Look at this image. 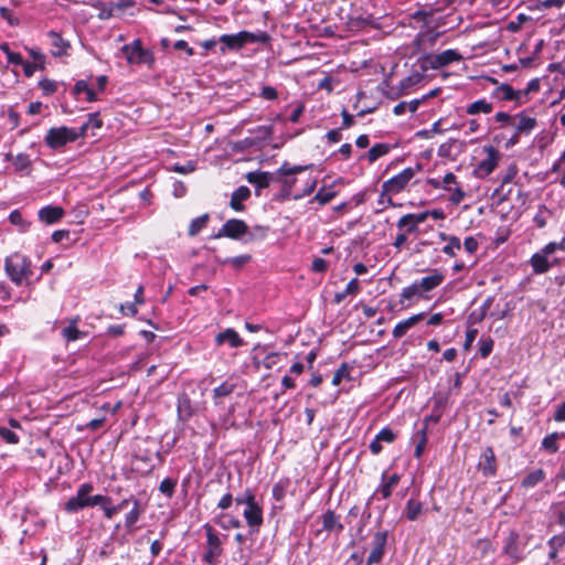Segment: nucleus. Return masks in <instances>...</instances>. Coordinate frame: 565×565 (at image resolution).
Here are the masks:
<instances>
[{
    "label": "nucleus",
    "instance_id": "nucleus-17",
    "mask_svg": "<svg viewBox=\"0 0 565 565\" xmlns=\"http://www.w3.org/2000/svg\"><path fill=\"white\" fill-rule=\"evenodd\" d=\"M428 427L429 426H426L425 422H423V420H422L420 425H418L417 423L415 424V428H414L411 440L415 446L414 457L416 459H420L425 451V448H426V445L428 441Z\"/></svg>",
    "mask_w": 565,
    "mask_h": 565
},
{
    "label": "nucleus",
    "instance_id": "nucleus-44",
    "mask_svg": "<svg viewBox=\"0 0 565 565\" xmlns=\"http://www.w3.org/2000/svg\"><path fill=\"white\" fill-rule=\"evenodd\" d=\"M193 415V407L189 396L183 395L178 399V416L181 420L186 422Z\"/></svg>",
    "mask_w": 565,
    "mask_h": 565
},
{
    "label": "nucleus",
    "instance_id": "nucleus-61",
    "mask_svg": "<svg viewBox=\"0 0 565 565\" xmlns=\"http://www.w3.org/2000/svg\"><path fill=\"white\" fill-rule=\"evenodd\" d=\"M350 371H351L350 365L345 362L342 363L333 375L332 384L334 386H338V385H340V383L342 382L343 379H350Z\"/></svg>",
    "mask_w": 565,
    "mask_h": 565
},
{
    "label": "nucleus",
    "instance_id": "nucleus-46",
    "mask_svg": "<svg viewBox=\"0 0 565 565\" xmlns=\"http://www.w3.org/2000/svg\"><path fill=\"white\" fill-rule=\"evenodd\" d=\"M9 222L17 226L19 232L26 233L30 231L32 223L28 220H25L22 215V213L19 210H13L9 214Z\"/></svg>",
    "mask_w": 565,
    "mask_h": 565
},
{
    "label": "nucleus",
    "instance_id": "nucleus-43",
    "mask_svg": "<svg viewBox=\"0 0 565 565\" xmlns=\"http://www.w3.org/2000/svg\"><path fill=\"white\" fill-rule=\"evenodd\" d=\"M492 110V103L487 102L484 98L478 99L469 104L466 108V113L468 115L490 114Z\"/></svg>",
    "mask_w": 565,
    "mask_h": 565
},
{
    "label": "nucleus",
    "instance_id": "nucleus-28",
    "mask_svg": "<svg viewBox=\"0 0 565 565\" xmlns=\"http://www.w3.org/2000/svg\"><path fill=\"white\" fill-rule=\"evenodd\" d=\"M81 318L76 316L68 321V324L61 330V335L66 342H74L87 337V333L77 328Z\"/></svg>",
    "mask_w": 565,
    "mask_h": 565
},
{
    "label": "nucleus",
    "instance_id": "nucleus-4",
    "mask_svg": "<svg viewBox=\"0 0 565 565\" xmlns=\"http://www.w3.org/2000/svg\"><path fill=\"white\" fill-rule=\"evenodd\" d=\"M4 271L9 279L17 286L29 281L33 275L31 259L20 253L7 256L4 259Z\"/></svg>",
    "mask_w": 565,
    "mask_h": 565
},
{
    "label": "nucleus",
    "instance_id": "nucleus-24",
    "mask_svg": "<svg viewBox=\"0 0 565 565\" xmlns=\"http://www.w3.org/2000/svg\"><path fill=\"white\" fill-rule=\"evenodd\" d=\"M246 179L249 183L255 185L257 190L266 189L271 183H275V171H250L246 174Z\"/></svg>",
    "mask_w": 565,
    "mask_h": 565
},
{
    "label": "nucleus",
    "instance_id": "nucleus-22",
    "mask_svg": "<svg viewBox=\"0 0 565 565\" xmlns=\"http://www.w3.org/2000/svg\"><path fill=\"white\" fill-rule=\"evenodd\" d=\"M487 158L478 163L477 170L482 177L491 174L498 166L500 153L492 147H486Z\"/></svg>",
    "mask_w": 565,
    "mask_h": 565
},
{
    "label": "nucleus",
    "instance_id": "nucleus-14",
    "mask_svg": "<svg viewBox=\"0 0 565 565\" xmlns=\"http://www.w3.org/2000/svg\"><path fill=\"white\" fill-rule=\"evenodd\" d=\"M401 475L397 472H394L392 475H388L387 470L383 471L381 475V482L379 487L375 489L374 493L367 499V505L377 498V495H381L382 499H388L394 489L397 487V484L401 481Z\"/></svg>",
    "mask_w": 565,
    "mask_h": 565
},
{
    "label": "nucleus",
    "instance_id": "nucleus-51",
    "mask_svg": "<svg viewBox=\"0 0 565 565\" xmlns=\"http://www.w3.org/2000/svg\"><path fill=\"white\" fill-rule=\"evenodd\" d=\"M415 297L424 298L423 292L416 281L402 289V292L399 294V305L404 306L406 300H413Z\"/></svg>",
    "mask_w": 565,
    "mask_h": 565
},
{
    "label": "nucleus",
    "instance_id": "nucleus-58",
    "mask_svg": "<svg viewBox=\"0 0 565 565\" xmlns=\"http://www.w3.org/2000/svg\"><path fill=\"white\" fill-rule=\"evenodd\" d=\"M103 499H105V501L97 503V505L103 510L104 516L110 520L117 514L116 508L113 504V499L110 497L103 495Z\"/></svg>",
    "mask_w": 565,
    "mask_h": 565
},
{
    "label": "nucleus",
    "instance_id": "nucleus-16",
    "mask_svg": "<svg viewBox=\"0 0 565 565\" xmlns=\"http://www.w3.org/2000/svg\"><path fill=\"white\" fill-rule=\"evenodd\" d=\"M537 125L535 117L530 116L526 110H522L514 115L512 126L514 127V131L521 136H530Z\"/></svg>",
    "mask_w": 565,
    "mask_h": 565
},
{
    "label": "nucleus",
    "instance_id": "nucleus-32",
    "mask_svg": "<svg viewBox=\"0 0 565 565\" xmlns=\"http://www.w3.org/2000/svg\"><path fill=\"white\" fill-rule=\"evenodd\" d=\"M250 198V190L246 185L238 186L231 195L230 206L236 212H243L245 205L243 204Z\"/></svg>",
    "mask_w": 565,
    "mask_h": 565
},
{
    "label": "nucleus",
    "instance_id": "nucleus-34",
    "mask_svg": "<svg viewBox=\"0 0 565 565\" xmlns=\"http://www.w3.org/2000/svg\"><path fill=\"white\" fill-rule=\"evenodd\" d=\"M131 3L130 2H117V3H110V4H105V3H99L98 8H99V13H98V18L100 20H108L115 15H118L120 13L124 12V10L129 7Z\"/></svg>",
    "mask_w": 565,
    "mask_h": 565
},
{
    "label": "nucleus",
    "instance_id": "nucleus-8",
    "mask_svg": "<svg viewBox=\"0 0 565 565\" xmlns=\"http://www.w3.org/2000/svg\"><path fill=\"white\" fill-rule=\"evenodd\" d=\"M121 51L130 65H147L148 68H152L156 63L153 52L145 49L140 39H135L131 43L125 44Z\"/></svg>",
    "mask_w": 565,
    "mask_h": 565
},
{
    "label": "nucleus",
    "instance_id": "nucleus-21",
    "mask_svg": "<svg viewBox=\"0 0 565 565\" xmlns=\"http://www.w3.org/2000/svg\"><path fill=\"white\" fill-rule=\"evenodd\" d=\"M64 215L65 210L60 205L49 204L38 211L39 220L46 225L58 223Z\"/></svg>",
    "mask_w": 565,
    "mask_h": 565
},
{
    "label": "nucleus",
    "instance_id": "nucleus-63",
    "mask_svg": "<svg viewBox=\"0 0 565 565\" xmlns=\"http://www.w3.org/2000/svg\"><path fill=\"white\" fill-rule=\"evenodd\" d=\"M195 169H196V162H194L192 160L188 161L186 164H181L179 162H175L169 168V170L177 172V173H181V174L191 173V172L195 171Z\"/></svg>",
    "mask_w": 565,
    "mask_h": 565
},
{
    "label": "nucleus",
    "instance_id": "nucleus-39",
    "mask_svg": "<svg viewBox=\"0 0 565 565\" xmlns=\"http://www.w3.org/2000/svg\"><path fill=\"white\" fill-rule=\"evenodd\" d=\"M338 195V192L333 189V184L329 186H322L318 190L316 195L310 199L309 203H318L319 206H323L332 201Z\"/></svg>",
    "mask_w": 565,
    "mask_h": 565
},
{
    "label": "nucleus",
    "instance_id": "nucleus-53",
    "mask_svg": "<svg viewBox=\"0 0 565 565\" xmlns=\"http://www.w3.org/2000/svg\"><path fill=\"white\" fill-rule=\"evenodd\" d=\"M252 259V255H238L234 257H227L223 260L217 259V262L222 265H231L234 269H241L245 264L249 263Z\"/></svg>",
    "mask_w": 565,
    "mask_h": 565
},
{
    "label": "nucleus",
    "instance_id": "nucleus-6",
    "mask_svg": "<svg viewBox=\"0 0 565 565\" xmlns=\"http://www.w3.org/2000/svg\"><path fill=\"white\" fill-rule=\"evenodd\" d=\"M420 170L422 164L417 163L416 168H405L398 174L383 182L382 198H387V204L394 205L392 196L402 193L406 189L411 180L415 177L416 171Z\"/></svg>",
    "mask_w": 565,
    "mask_h": 565
},
{
    "label": "nucleus",
    "instance_id": "nucleus-10",
    "mask_svg": "<svg viewBox=\"0 0 565 565\" xmlns=\"http://www.w3.org/2000/svg\"><path fill=\"white\" fill-rule=\"evenodd\" d=\"M243 518L248 526L249 534H258L264 524V510L257 501L256 494L243 511Z\"/></svg>",
    "mask_w": 565,
    "mask_h": 565
},
{
    "label": "nucleus",
    "instance_id": "nucleus-11",
    "mask_svg": "<svg viewBox=\"0 0 565 565\" xmlns=\"http://www.w3.org/2000/svg\"><path fill=\"white\" fill-rule=\"evenodd\" d=\"M388 541V531H376L372 535L371 552L366 558V565L379 564L383 561Z\"/></svg>",
    "mask_w": 565,
    "mask_h": 565
},
{
    "label": "nucleus",
    "instance_id": "nucleus-30",
    "mask_svg": "<svg viewBox=\"0 0 565 565\" xmlns=\"http://www.w3.org/2000/svg\"><path fill=\"white\" fill-rule=\"evenodd\" d=\"M394 146L386 142H377L373 145L370 150L360 157V160H367L369 163H374L380 158L390 153Z\"/></svg>",
    "mask_w": 565,
    "mask_h": 565
},
{
    "label": "nucleus",
    "instance_id": "nucleus-23",
    "mask_svg": "<svg viewBox=\"0 0 565 565\" xmlns=\"http://www.w3.org/2000/svg\"><path fill=\"white\" fill-rule=\"evenodd\" d=\"M438 11L433 4L423 6L411 14V19L419 23L420 29H429L435 13Z\"/></svg>",
    "mask_w": 565,
    "mask_h": 565
},
{
    "label": "nucleus",
    "instance_id": "nucleus-48",
    "mask_svg": "<svg viewBox=\"0 0 565 565\" xmlns=\"http://www.w3.org/2000/svg\"><path fill=\"white\" fill-rule=\"evenodd\" d=\"M396 226L407 235H417L419 233V224L411 220L406 214L398 218Z\"/></svg>",
    "mask_w": 565,
    "mask_h": 565
},
{
    "label": "nucleus",
    "instance_id": "nucleus-42",
    "mask_svg": "<svg viewBox=\"0 0 565 565\" xmlns=\"http://www.w3.org/2000/svg\"><path fill=\"white\" fill-rule=\"evenodd\" d=\"M545 477L546 473L542 468L533 470L521 480V487L525 489L534 488L539 483L543 482Z\"/></svg>",
    "mask_w": 565,
    "mask_h": 565
},
{
    "label": "nucleus",
    "instance_id": "nucleus-62",
    "mask_svg": "<svg viewBox=\"0 0 565 565\" xmlns=\"http://www.w3.org/2000/svg\"><path fill=\"white\" fill-rule=\"evenodd\" d=\"M39 87L44 96H51L57 92V83L50 78H42L39 82Z\"/></svg>",
    "mask_w": 565,
    "mask_h": 565
},
{
    "label": "nucleus",
    "instance_id": "nucleus-55",
    "mask_svg": "<svg viewBox=\"0 0 565 565\" xmlns=\"http://www.w3.org/2000/svg\"><path fill=\"white\" fill-rule=\"evenodd\" d=\"M493 96H495L500 100L509 102L515 98L514 88L510 84H501L493 92Z\"/></svg>",
    "mask_w": 565,
    "mask_h": 565
},
{
    "label": "nucleus",
    "instance_id": "nucleus-54",
    "mask_svg": "<svg viewBox=\"0 0 565 565\" xmlns=\"http://www.w3.org/2000/svg\"><path fill=\"white\" fill-rule=\"evenodd\" d=\"M235 387H236V385L234 383H230L227 381H225L222 384H220L218 386H216L213 390V398L215 399V404L216 405L218 404V402H217L218 398L230 396L234 392Z\"/></svg>",
    "mask_w": 565,
    "mask_h": 565
},
{
    "label": "nucleus",
    "instance_id": "nucleus-60",
    "mask_svg": "<svg viewBox=\"0 0 565 565\" xmlns=\"http://www.w3.org/2000/svg\"><path fill=\"white\" fill-rule=\"evenodd\" d=\"M422 81V75L418 73L412 74L399 81L398 86L401 89L407 94L408 89L415 85H417Z\"/></svg>",
    "mask_w": 565,
    "mask_h": 565
},
{
    "label": "nucleus",
    "instance_id": "nucleus-52",
    "mask_svg": "<svg viewBox=\"0 0 565 565\" xmlns=\"http://www.w3.org/2000/svg\"><path fill=\"white\" fill-rule=\"evenodd\" d=\"M423 512V503L418 500L411 498L406 502L405 516L409 521H415Z\"/></svg>",
    "mask_w": 565,
    "mask_h": 565
},
{
    "label": "nucleus",
    "instance_id": "nucleus-15",
    "mask_svg": "<svg viewBox=\"0 0 565 565\" xmlns=\"http://www.w3.org/2000/svg\"><path fill=\"white\" fill-rule=\"evenodd\" d=\"M478 469L486 478H492L497 476L498 461L494 450L491 446H488L483 449L478 462Z\"/></svg>",
    "mask_w": 565,
    "mask_h": 565
},
{
    "label": "nucleus",
    "instance_id": "nucleus-20",
    "mask_svg": "<svg viewBox=\"0 0 565 565\" xmlns=\"http://www.w3.org/2000/svg\"><path fill=\"white\" fill-rule=\"evenodd\" d=\"M47 38L51 40V54L54 57H63L68 55V51L71 49L70 41L65 40L61 33L56 31H49L46 33Z\"/></svg>",
    "mask_w": 565,
    "mask_h": 565
},
{
    "label": "nucleus",
    "instance_id": "nucleus-33",
    "mask_svg": "<svg viewBox=\"0 0 565 565\" xmlns=\"http://www.w3.org/2000/svg\"><path fill=\"white\" fill-rule=\"evenodd\" d=\"M438 238L440 242H447V244L441 248V252L449 257H455L457 252L461 249V241L458 236L439 232Z\"/></svg>",
    "mask_w": 565,
    "mask_h": 565
},
{
    "label": "nucleus",
    "instance_id": "nucleus-47",
    "mask_svg": "<svg viewBox=\"0 0 565 565\" xmlns=\"http://www.w3.org/2000/svg\"><path fill=\"white\" fill-rule=\"evenodd\" d=\"M360 291V281L358 278H353L349 281L345 289L341 292H337L333 298V302L341 303L349 295H356Z\"/></svg>",
    "mask_w": 565,
    "mask_h": 565
},
{
    "label": "nucleus",
    "instance_id": "nucleus-19",
    "mask_svg": "<svg viewBox=\"0 0 565 565\" xmlns=\"http://www.w3.org/2000/svg\"><path fill=\"white\" fill-rule=\"evenodd\" d=\"M322 531L332 533L334 532L337 535L343 532L344 525L341 523V516L337 514L333 510L328 509L324 511L321 516ZM321 533V530L317 531L316 536Z\"/></svg>",
    "mask_w": 565,
    "mask_h": 565
},
{
    "label": "nucleus",
    "instance_id": "nucleus-40",
    "mask_svg": "<svg viewBox=\"0 0 565 565\" xmlns=\"http://www.w3.org/2000/svg\"><path fill=\"white\" fill-rule=\"evenodd\" d=\"M291 486V480L288 477L280 478L274 483L271 489V497L276 502H284L287 492Z\"/></svg>",
    "mask_w": 565,
    "mask_h": 565
},
{
    "label": "nucleus",
    "instance_id": "nucleus-56",
    "mask_svg": "<svg viewBox=\"0 0 565 565\" xmlns=\"http://www.w3.org/2000/svg\"><path fill=\"white\" fill-rule=\"evenodd\" d=\"M178 484L177 479L164 478L159 486V490L162 494L171 499L174 495L175 487Z\"/></svg>",
    "mask_w": 565,
    "mask_h": 565
},
{
    "label": "nucleus",
    "instance_id": "nucleus-2",
    "mask_svg": "<svg viewBox=\"0 0 565 565\" xmlns=\"http://www.w3.org/2000/svg\"><path fill=\"white\" fill-rule=\"evenodd\" d=\"M206 541L203 545L202 562L207 565H217L224 554V541L226 534L220 533L211 523L202 525Z\"/></svg>",
    "mask_w": 565,
    "mask_h": 565
},
{
    "label": "nucleus",
    "instance_id": "nucleus-3",
    "mask_svg": "<svg viewBox=\"0 0 565 565\" xmlns=\"http://www.w3.org/2000/svg\"><path fill=\"white\" fill-rule=\"evenodd\" d=\"M529 537L516 530H510L502 539L501 553L511 564H518L527 555Z\"/></svg>",
    "mask_w": 565,
    "mask_h": 565
},
{
    "label": "nucleus",
    "instance_id": "nucleus-26",
    "mask_svg": "<svg viewBox=\"0 0 565 565\" xmlns=\"http://www.w3.org/2000/svg\"><path fill=\"white\" fill-rule=\"evenodd\" d=\"M220 41V53L222 55H225L227 52L231 51H239L243 49V41L241 31L236 34H223L218 38Z\"/></svg>",
    "mask_w": 565,
    "mask_h": 565
},
{
    "label": "nucleus",
    "instance_id": "nucleus-45",
    "mask_svg": "<svg viewBox=\"0 0 565 565\" xmlns=\"http://www.w3.org/2000/svg\"><path fill=\"white\" fill-rule=\"evenodd\" d=\"M13 168L15 172H25V174H30L32 170L30 156L24 152L18 153L13 159Z\"/></svg>",
    "mask_w": 565,
    "mask_h": 565
},
{
    "label": "nucleus",
    "instance_id": "nucleus-31",
    "mask_svg": "<svg viewBox=\"0 0 565 565\" xmlns=\"http://www.w3.org/2000/svg\"><path fill=\"white\" fill-rule=\"evenodd\" d=\"M215 343L217 345L228 343L231 348L235 349L242 347L244 344V341L234 329L228 328L225 331L216 334Z\"/></svg>",
    "mask_w": 565,
    "mask_h": 565
},
{
    "label": "nucleus",
    "instance_id": "nucleus-50",
    "mask_svg": "<svg viewBox=\"0 0 565 565\" xmlns=\"http://www.w3.org/2000/svg\"><path fill=\"white\" fill-rule=\"evenodd\" d=\"M440 32H434L428 29L427 31H420L414 39V44L417 47H420L425 42L428 43L429 46H434Z\"/></svg>",
    "mask_w": 565,
    "mask_h": 565
},
{
    "label": "nucleus",
    "instance_id": "nucleus-27",
    "mask_svg": "<svg viewBox=\"0 0 565 565\" xmlns=\"http://www.w3.org/2000/svg\"><path fill=\"white\" fill-rule=\"evenodd\" d=\"M426 317V312H419L417 315H413L409 318L399 321L393 329L392 334L395 339L403 338L407 331L416 326L418 322L424 320Z\"/></svg>",
    "mask_w": 565,
    "mask_h": 565
},
{
    "label": "nucleus",
    "instance_id": "nucleus-18",
    "mask_svg": "<svg viewBox=\"0 0 565 565\" xmlns=\"http://www.w3.org/2000/svg\"><path fill=\"white\" fill-rule=\"evenodd\" d=\"M431 413L423 418V422H425L426 426H429L430 423L437 424L440 422L448 403V397L445 394L435 393L431 397Z\"/></svg>",
    "mask_w": 565,
    "mask_h": 565
},
{
    "label": "nucleus",
    "instance_id": "nucleus-38",
    "mask_svg": "<svg viewBox=\"0 0 565 565\" xmlns=\"http://www.w3.org/2000/svg\"><path fill=\"white\" fill-rule=\"evenodd\" d=\"M267 345L257 344L253 351L257 352L258 354H264L262 364L265 369L271 370L277 365L282 354L278 352H267Z\"/></svg>",
    "mask_w": 565,
    "mask_h": 565
},
{
    "label": "nucleus",
    "instance_id": "nucleus-13",
    "mask_svg": "<svg viewBox=\"0 0 565 565\" xmlns=\"http://www.w3.org/2000/svg\"><path fill=\"white\" fill-rule=\"evenodd\" d=\"M247 233V223L241 218L227 220L218 232L214 235L215 238L227 237L235 241L245 242Z\"/></svg>",
    "mask_w": 565,
    "mask_h": 565
},
{
    "label": "nucleus",
    "instance_id": "nucleus-64",
    "mask_svg": "<svg viewBox=\"0 0 565 565\" xmlns=\"http://www.w3.org/2000/svg\"><path fill=\"white\" fill-rule=\"evenodd\" d=\"M564 545H565V531L563 533L553 535L547 541V546L550 547V550L561 551L564 547Z\"/></svg>",
    "mask_w": 565,
    "mask_h": 565
},
{
    "label": "nucleus",
    "instance_id": "nucleus-9",
    "mask_svg": "<svg viewBox=\"0 0 565 565\" xmlns=\"http://www.w3.org/2000/svg\"><path fill=\"white\" fill-rule=\"evenodd\" d=\"M555 243L550 242L546 244L541 250L533 254L530 258V265L532 267V270L536 275L545 274L547 273L553 266L557 264L556 258L552 262L548 260V256L555 253Z\"/></svg>",
    "mask_w": 565,
    "mask_h": 565
},
{
    "label": "nucleus",
    "instance_id": "nucleus-49",
    "mask_svg": "<svg viewBox=\"0 0 565 565\" xmlns=\"http://www.w3.org/2000/svg\"><path fill=\"white\" fill-rule=\"evenodd\" d=\"M209 221L210 215L207 213L193 218L189 225L188 235L191 237L196 236L203 228L206 227Z\"/></svg>",
    "mask_w": 565,
    "mask_h": 565
},
{
    "label": "nucleus",
    "instance_id": "nucleus-41",
    "mask_svg": "<svg viewBox=\"0 0 565 565\" xmlns=\"http://www.w3.org/2000/svg\"><path fill=\"white\" fill-rule=\"evenodd\" d=\"M243 46H245L248 43H260V44H267L270 42L271 36L266 31H258V32H249V31H241Z\"/></svg>",
    "mask_w": 565,
    "mask_h": 565
},
{
    "label": "nucleus",
    "instance_id": "nucleus-25",
    "mask_svg": "<svg viewBox=\"0 0 565 565\" xmlns=\"http://www.w3.org/2000/svg\"><path fill=\"white\" fill-rule=\"evenodd\" d=\"M132 509L126 513L124 522V526L128 533H134L139 529L136 524L143 513V508L139 499H132Z\"/></svg>",
    "mask_w": 565,
    "mask_h": 565
},
{
    "label": "nucleus",
    "instance_id": "nucleus-1",
    "mask_svg": "<svg viewBox=\"0 0 565 565\" xmlns=\"http://www.w3.org/2000/svg\"><path fill=\"white\" fill-rule=\"evenodd\" d=\"M315 168L313 163L309 164H298L290 166L289 162L285 161L276 171H275V183L280 184V191L276 195V200L280 202L288 201L292 199L295 194H292V189L297 182L296 175L298 173H302L307 170H311Z\"/></svg>",
    "mask_w": 565,
    "mask_h": 565
},
{
    "label": "nucleus",
    "instance_id": "nucleus-5",
    "mask_svg": "<svg viewBox=\"0 0 565 565\" xmlns=\"http://www.w3.org/2000/svg\"><path fill=\"white\" fill-rule=\"evenodd\" d=\"M94 490V486L90 482L82 483L76 494L71 497L63 505V509L66 513L73 514L77 513L85 508L95 507L97 503L105 501L103 499V494L92 495L90 493Z\"/></svg>",
    "mask_w": 565,
    "mask_h": 565
},
{
    "label": "nucleus",
    "instance_id": "nucleus-36",
    "mask_svg": "<svg viewBox=\"0 0 565 565\" xmlns=\"http://www.w3.org/2000/svg\"><path fill=\"white\" fill-rule=\"evenodd\" d=\"M270 232L269 225H254L248 226L247 225V233L245 236V244H249L253 242H260L265 241Z\"/></svg>",
    "mask_w": 565,
    "mask_h": 565
},
{
    "label": "nucleus",
    "instance_id": "nucleus-7",
    "mask_svg": "<svg viewBox=\"0 0 565 565\" xmlns=\"http://www.w3.org/2000/svg\"><path fill=\"white\" fill-rule=\"evenodd\" d=\"M462 58V55L457 50L448 49L438 54L425 53L419 57L418 63L420 70L427 72L429 70H440L451 63L460 62Z\"/></svg>",
    "mask_w": 565,
    "mask_h": 565
},
{
    "label": "nucleus",
    "instance_id": "nucleus-37",
    "mask_svg": "<svg viewBox=\"0 0 565 565\" xmlns=\"http://www.w3.org/2000/svg\"><path fill=\"white\" fill-rule=\"evenodd\" d=\"M445 276L441 273L435 270L434 274L423 277L419 280H416L422 292H429L441 285Z\"/></svg>",
    "mask_w": 565,
    "mask_h": 565
},
{
    "label": "nucleus",
    "instance_id": "nucleus-29",
    "mask_svg": "<svg viewBox=\"0 0 565 565\" xmlns=\"http://www.w3.org/2000/svg\"><path fill=\"white\" fill-rule=\"evenodd\" d=\"M374 17L370 13L352 12L349 15L348 25L353 31H360L374 25Z\"/></svg>",
    "mask_w": 565,
    "mask_h": 565
},
{
    "label": "nucleus",
    "instance_id": "nucleus-12",
    "mask_svg": "<svg viewBox=\"0 0 565 565\" xmlns=\"http://www.w3.org/2000/svg\"><path fill=\"white\" fill-rule=\"evenodd\" d=\"M74 137L67 126L52 127L47 130L44 142L49 148L60 150L68 142H74Z\"/></svg>",
    "mask_w": 565,
    "mask_h": 565
},
{
    "label": "nucleus",
    "instance_id": "nucleus-35",
    "mask_svg": "<svg viewBox=\"0 0 565 565\" xmlns=\"http://www.w3.org/2000/svg\"><path fill=\"white\" fill-rule=\"evenodd\" d=\"M565 438V431H554L547 434L541 441V449L548 455H554L559 450L558 440Z\"/></svg>",
    "mask_w": 565,
    "mask_h": 565
},
{
    "label": "nucleus",
    "instance_id": "nucleus-59",
    "mask_svg": "<svg viewBox=\"0 0 565 565\" xmlns=\"http://www.w3.org/2000/svg\"><path fill=\"white\" fill-rule=\"evenodd\" d=\"M551 215V211L545 205H540L539 211L535 214L533 222L539 228H543L547 224V217Z\"/></svg>",
    "mask_w": 565,
    "mask_h": 565
},
{
    "label": "nucleus",
    "instance_id": "nucleus-57",
    "mask_svg": "<svg viewBox=\"0 0 565 565\" xmlns=\"http://www.w3.org/2000/svg\"><path fill=\"white\" fill-rule=\"evenodd\" d=\"M478 344H479L480 356L486 359L491 354L493 347H494V341L490 335L481 337L479 339Z\"/></svg>",
    "mask_w": 565,
    "mask_h": 565
}]
</instances>
